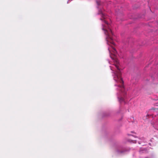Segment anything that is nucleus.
Masks as SVG:
<instances>
[{"mask_svg":"<svg viewBox=\"0 0 158 158\" xmlns=\"http://www.w3.org/2000/svg\"><path fill=\"white\" fill-rule=\"evenodd\" d=\"M105 24L102 25V30L104 31V33L106 36V40L108 45L111 46L114 54L116 53V51L113 46L115 45V43L112 37L113 33L110 27V25L108 24L107 22L105 20H103Z\"/></svg>","mask_w":158,"mask_h":158,"instance_id":"1","label":"nucleus"},{"mask_svg":"<svg viewBox=\"0 0 158 158\" xmlns=\"http://www.w3.org/2000/svg\"><path fill=\"white\" fill-rule=\"evenodd\" d=\"M114 65L118 70L116 71L115 73H114L115 77H114V78H116L117 77L118 79H123V78L121 77V74L120 71V68H119V62L118 60L115 59L114 60Z\"/></svg>","mask_w":158,"mask_h":158,"instance_id":"2","label":"nucleus"},{"mask_svg":"<svg viewBox=\"0 0 158 158\" xmlns=\"http://www.w3.org/2000/svg\"><path fill=\"white\" fill-rule=\"evenodd\" d=\"M119 80V82L121 84V85H120V87L121 88V91L123 92L124 91V87L123 85V80Z\"/></svg>","mask_w":158,"mask_h":158,"instance_id":"3","label":"nucleus"},{"mask_svg":"<svg viewBox=\"0 0 158 158\" xmlns=\"http://www.w3.org/2000/svg\"><path fill=\"white\" fill-rule=\"evenodd\" d=\"M124 98H121L119 100V101L120 102H123L124 101Z\"/></svg>","mask_w":158,"mask_h":158,"instance_id":"4","label":"nucleus"},{"mask_svg":"<svg viewBox=\"0 0 158 158\" xmlns=\"http://www.w3.org/2000/svg\"><path fill=\"white\" fill-rule=\"evenodd\" d=\"M108 49L109 50V51H110V48H108Z\"/></svg>","mask_w":158,"mask_h":158,"instance_id":"5","label":"nucleus"},{"mask_svg":"<svg viewBox=\"0 0 158 158\" xmlns=\"http://www.w3.org/2000/svg\"><path fill=\"white\" fill-rule=\"evenodd\" d=\"M103 18H104V19H105V17H103Z\"/></svg>","mask_w":158,"mask_h":158,"instance_id":"6","label":"nucleus"}]
</instances>
